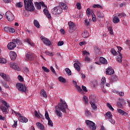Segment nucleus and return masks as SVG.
<instances>
[{
    "instance_id": "nucleus-38",
    "label": "nucleus",
    "mask_w": 130,
    "mask_h": 130,
    "mask_svg": "<svg viewBox=\"0 0 130 130\" xmlns=\"http://www.w3.org/2000/svg\"><path fill=\"white\" fill-rule=\"evenodd\" d=\"M105 82H106V79L105 78V77H103L102 78L101 86H104V85H105Z\"/></svg>"
},
{
    "instance_id": "nucleus-47",
    "label": "nucleus",
    "mask_w": 130,
    "mask_h": 130,
    "mask_svg": "<svg viewBox=\"0 0 130 130\" xmlns=\"http://www.w3.org/2000/svg\"><path fill=\"white\" fill-rule=\"evenodd\" d=\"M48 125H50V126H53V123L52 122V121L50 119H48Z\"/></svg>"
},
{
    "instance_id": "nucleus-5",
    "label": "nucleus",
    "mask_w": 130,
    "mask_h": 130,
    "mask_svg": "<svg viewBox=\"0 0 130 130\" xmlns=\"http://www.w3.org/2000/svg\"><path fill=\"white\" fill-rule=\"evenodd\" d=\"M5 16L6 19L8 20V21H10V22H12V21H14L15 19V16H14V14L12 13L10 11H7L5 13Z\"/></svg>"
},
{
    "instance_id": "nucleus-57",
    "label": "nucleus",
    "mask_w": 130,
    "mask_h": 130,
    "mask_svg": "<svg viewBox=\"0 0 130 130\" xmlns=\"http://www.w3.org/2000/svg\"><path fill=\"white\" fill-rule=\"evenodd\" d=\"M35 116H36V117H37L38 118H40V116L39 115V114H38L37 111H35Z\"/></svg>"
},
{
    "instance_id": "nucleus-41",
    "label": "nucleus",
    "mask_w": 130,
    "mask_h": 130,
    "mask_svg": "<svg viewBox=\"0 0 130 130\" xmlns=\"http://www.w3.org/2000/svg\"><path fill=\"white\" fill-rule=\"evenodd\" d=\"M65 72H66V73L69 75V76H71L72 75V71H71V70H70V69L69 68H66L65 69Z\"/></svg>"
},
{
    "instance_id": "nucleus-23",
    "label": "nucleus",
    "mask_w": 130,
    "mask_h": 130,
    "mask_svg": "<svg viewBox=\"0 0 130 130\" xmlns=\"http://www.w3.org/2000/svg\"><path fill=\"white\" fill-rule=\"evenodd\" d=\"M36 125L38 127V128H40L41 130H44V125L43 124H41L40 122H37Z\"/></svg>"
},
{
    "instance_id": "nucleus-44",
    "label": "nucleus",
    "mask_w": 130,
    "mask_h": 130,
    "mask_svg": "<svg viewBox=\"0 0 130 130\" xmlns=\"http://www.w3.org/2000/svg\"><path fill=\"white\" fill-rule=\"evenodd\" d=\"M111 53H112V54L113 55H117V52H116V51L114 49H112L111 50Z\"/></svg>"
},
{
    "instance_id": "nucleus-49",
    "label": "nucleus",
    "mask_w": 130,
    "mask_h": 130,
    "mask_svg": "<svg viewBox=\"0 0 130 130\" xmlns=\"http://www.w3.org/2000/svg\"><path fill=\"white\" fill-rule=\"evenodd\" d=\"M84 25L85 26H89L90 25V21L88 19H85L84 20Z\"/></svg>"
},
{
    "instance_id": "nucleus-13",
    "label": "nucleus",
    "mask_w": 130,
    "mask_h": 130,
    "mask_svg": "<svg viewBox=\"0 0 130 130\" xmlns=\"http://www.w3.org/2000/svg\"><path fill=\"white\" fill-rule=\"evenodd\" d=\"M10 66L11 69H14V70H16L17 71H21V68H19V66L17 64H15L14 62H10Z\"/></svg>"
},
{
    "instance_id": "nucleus-29",
    "label": "nucleus",
    "mask_w": 130,
    "mask_h": 130,
    "mask_svg": "<svg viewBox=\"0 0 130 130\" xmlns=\"http://www.w3.org/2000/svg\"><path fill=\"white\" fill-rule=\"evenodd\" d=\"M113 22L114 24H117V23H119V18L117 17V16H115L113 18Z\"/></svg>"
},
{
    "instance_id": "nucleus-43",
    "label": "nucleus",
    "mask_w": 130,
    "mask_h": 130,
    "mask_svg": "<svg viewBox=\"0 0 130 130\" xmlns=\"http://www.w3.org/2000/svg\"><path fill=\"white\" fill-rule=\"evenodd\" d=\"M93 8L94 9H96V8H98L99 9H102V6H101V5L99 4H96V5H93Z\"/></svg>"
},
{
    "instance_id": "nucleus-18",
    "label": "nucleus",
    "mask_w": 130,
    "mask_h": 130,
    "mask_svg": "<svg viewBox=\"0 0 130 130\" xmlns=\"http://www.w3.org/2000/svg\"><path fill=\"white\" fill-rule=\"evenodd\" d=\"M40 95L42 97L44 98H47V94H46V91L43 89L41 90Z\"/></svg>"
},
{
    "instance_id": "nucleus-34",
    "label": "nucleus",
    "mask_w": 130,
    "mask_h": 130,
    "mask_svg": "<svg viewBox=\"0 0 130 130\" xmlns=\"http://www.w3.org/2000/svg\"><path fill=\"white\" fill-rule=\"evenodd\" d=\"M89 99L90 101L97 102V100L96 99V98H95V95L94 94L90 95L89 96Z\"/></svg>"
},
{
    "instance_id": "nucleus-55",
    "label": "nucleus",
    "mask_w": 130,
    "mask_h": 130,
    "mask_svg": "<svg viewBox=\"0 0 130 130\" xmlns=\"http://www.w3.org/2000/svg\"><path fill=\"white\" fill-rule=\"evenodd\" d=\"M45 53L47 54V55H49L50 56H53V52H50L49 51H46Z\"/></svg>"
},
{
    "instance_id": "nucleus-37",
    "label": "nucleus",
    "mask_w": 130,
    "mask_h": 130,
    "mask_svg": "<svg viewBox=\"0 0 130 130\" xmlns=\"http://www.w3.org/2000/svg\"><path fill=\"white\" fill-rule=\"evenodd\" d=\"M106 115L108 117V119L112 117V114L109 111L106 113Z\"/></svg>"
},
{
    "instance_id": "nucleus-46",
    "label": "nucleus",
    "mask_w": 130,
    "mask_h": 130,
    "mask_svg": "<svg viewBox=\"0 0 130 130\" xmlns=\"http://www.w3.org/2000/svg\"><path fill=\"white\" fill-rule=\"evenodd\" d=\"M2 83L3 84V86L5 87V88H9V85H8V83L5 81H2Z\"/></svg>"
},
{
    "instance_id": "nucleus-27",
    "label": "nucleus",
    "mask_w": 130,
    "mask_h": 130,
    "mask_svg": "<svg viewBox=\"0 0 130 130\" xmlns=\"http://www.w3.org/2000/svg\"><path fill=\"white\" fill-rule=\"evenodd\" d=\"M82 37H83V38H88V36H89V32H88V31L87 30H84L82 34Z\"/></svg>"
},
{
    "instance_id": "nucleus-60",
    "label": "nucleus",
    "mask_w": 130,
    "mask_h": 130,
    "mask_svg": "<svg viewBox=\"0 0 130 130\" xmlns=\"http://www.w3.org/2000/svg\"><path fill=\"white\" fill-rule=\"evenodd\" d=\"M91 13V10L90 9H87V10H86V14L88 16V17H89L90 16V14Z\"/></svg>"
},
{
    "instance_id": "nucleus-52",
    "label": "nucleus",
    "mask_w": 130,
    "mask_h": 130,
    "mask_svg": "<svg viewBox=\"0 0 130 130\" xmlns=\"http://www.w3.org/2000/svg\"><path fill=\"white\" fill-rule=\"evenodd\" d=\"M76 7L78 10H81L82 9V6H81V3H77L76 4Z\"/></svg>"
},
{
    "instance_id": "nucleus-14",
    "label": "nucleus",
    "mask_w": 130,
    "mask_h": 130,
    "mask_svg": "<svg viewBox=\"0 0 130 130\" xmlns=\"http://www.w3.org/2000/svg\"><path fill=\"white\" fill-rule=\"evenodd\" d=\"M9 55L12 60H15L17 57V54L14 51H11L9 53Z\"/></svg>"
},
{
    "instance_id": "nucleus-58",
    "label": "nucleus",
    "mask_w": 130,
    "mask_h": 130,
    "mask_svg": "<svg viewBox=\"0 0 130 130\" xmlns=\"http://www.w3.org/2000/svg\"><path fill=\"white\" fill-rule=\"evenodd\" d=\"M26 42H27V43H28V44H29V45H31V46H33V45H34V43L30 42V40H29V39H27Z\"/></svg>"
},
{
    "instance_id": "nucleus-39",
    "label": "nucleus",
    "mask_w": 130,
    "mask_h": 130,
    "mask_svg": "<svg viewBox=\"0 0 130 130\" xmlns=\"http://www.w3.org/2000/svg\"><path fill=\"white\" fill-rule=\"evenodd\" d=\"M2 104H3V105H5V106H6V107H7V108H9V107H10V106L8 105V103L6 102V101L2 100Z\"/></svg>"
},
{
    "instance_id": "nucleus-4",
    "label": "nucleus",
    "mask_w": 130,
    "mask_h": 130,
    "mask_svg": "<svg viewBox=\"0 0 130 130\" xmlns=\"http://www.w3.org/2000/svg\"><path fill=\"white\" fill-rule=\"evenodd\" d=\"M51 13L53 15H60V14H61V13H62V9L60 8V7H55L53 9L51 10Z\"/></svg>"
},
{
    "instance_id": "nucleus-61",
    "label": "nucleus",
    "mask_w": 130,
    "mask_h": 130,
    "mask_svg": "<svg viewBox=\"0 0 130 130\" xmlns=\"http://www.w3.org/2000/svg\"><path fill=\"white\" fill-rule=\"evenodd\" d=\"M58 46H62L63 45V41H59L57 44Z\"/></svg>"
},
{
    "instance_id": "nucleus-25",
    "label": "nucleus",
    "mask_w": 130,
    "mask_h": 130,
    "mask_svg": "<svg viewBox=\"0 0 130 130\" xmlns=\"http://www.w3.org/2000/svg\"><path fill=\"white\" fill-rule=\"evenodd\" d=\"M0 76L4 80H6V81H9V77H8V76H7V75L6 74H5L4 73H1L0 74Z\"/></svg>"
},
{
    "instance_id": "nucleus-11",
    "label": "nucleus",
    "mask_w": 130,
    "mask_h": 130,
    "mask_svg": "<svg viewBox=\"0 0 130 130\" xmlns=\"http://www.w3.org/2000/svg\"><path fill=\"white\" fill-rule=\"evenodd\" d=\"M4 30L6 31L7 33H15L16 32L15 28L9 26H5L4 27Z\"/></svg>"
},
{
    "instance_id": "nucleus-64",
    "label": "nucleus",
    "mask_w": 130,
    "mask_h": 130,
    "mask_svg": "<svg viewBox=\"0 0 130 130\" xmlns=\"http://www.w3.org/2000/svg\"><path fill=\"white\" fill-rule=\"evenodd\" d=\"M94 49L96 52H99L100 51V49L98 47H94Z\"/></svg>"
},
{
    "instance_id": "nucleus-40",
    "label": "nucleus",
    "mask_w": 130,
    "mask_h": 130,
    "mask_svg": "<svg viewBox=\"0 0 130 130\" xmlns=\"http://www.w3.org/2000/svg\"><path fill=\"white\" fill-rule=\"evenodd\" d=\"M7 60L5 58L0 57V63H6Z\"/></svg>"
},
{
    "instance_id": "nucleus-56",
    "label": "nucleus",
    "mask_w": 130,
    "mask_h": 130,
    "mask_svg": "<svg viewBox=\"0 0 130 130\" xmlns=\"http://www.w3.org/2000/svg\"><path fill=\"white\" fill-rule=\"evenodd\" d=\"M18 79L20 82H24V78L22 77V76L19 75L18 77Z\"/></svg>"
},
{
    "instance_id": "nucleus-2",
    "label": "nucleus",
    "mask_w": 130,
    "mask_h": 130,
    "mask_svg": "<svg viewBox=\"0 0 130 130\" xmlns=\"http://www.w3.org/2000/svg\"><path fill=\"white\" fill-rule=\"evenodd\" d=\"M24 8L26 11L30 12H34L35 11V7L33 4V0H24Z\"/></svg>"
},
{
    "instance_id": "nucleus-32",
    "label": "nucleus",
    "mask_w": 130,
    "mask_h": 130,
    "mask_svg": "<svg viewBox=\"0 0 130 130\" xmlns=\"http://www.w3.org/2000/svg\"><path fill=\"white\" fill-rule=\"evenodd\" d=\"M118 80V78H117V76H116V75H113L111 77V82H117Z\"/></svg>"
},
{
    "instance_id": "nucleus-3",
    "label": "nucleus",
    "mask_w": 130,
    "mask_h": 130,
    "mask_svg": "<svg viewBox=\"0 0 130 130\" xmlns=\"http://www.w3.org/2000/svg\"><path fill=\"white\" fill-rule=\"evenodd\" d=\"M68 26H69V28L68 29V32H69V33H73V32L77 30V25H76L75 23L72 21L68 22Z\"/></svg>"
},
{
    "instance_id": "nucleus-50",
    "label": "nucleus",
    "mask_w": 130,
    "mask_h": 130,
    "mask_svg": "<svg viewBox=\"0 0 130 130\" xmlns=\"http://www.w3.org/2000/svg\"><path fill=\"white\" fill-rule=\"evenodd\" d=\"M16 7H17V8H22L23 7V3H22V2L17 3Z\"/></svg>"
},
{
    "instance_id": "nucleus-19",
    "label": "nucleus",
    "mask_w": 130,
    "mask_h": 130,
    "mask_svg": "<svg viewBox=\"0 0 130 130\" xmlns=\"http://www.w3.org/2000/svg\"><path fill=\"white\" fill-rule=\"evenodd\" d=\"M19 120L21 122H28V119L24 116H20L19 117Z\"/></svg>"
},
{
    "instance_id": "nucleus-1",
    "label": "nucleus",
    "mask_w": 130,
    "mask_h": 130,
    "mask_svg": "<svg viewBox=\"0 0 130 130\" xmlns=\"http://www.w3.org/2000/svg\"><path fill=\"white\" fill-rule=\"evenodd\" d=\"M60 102L58 103V106H56L55 108V111L56 115L59 117H61L62 116V113L60 112L62 111L63 113H66L67 114V108H68V105L66 101L62 100V99L60 100Z\"/></svg>"
},
{
    "instance_id": "nucleus-7",
    "label": "nucleus",
    "mask_w": 130,
    "mask_h": 130,
    "mask_svg": "<svg viewBox=\"0 0 130 130\" xmlns=\"http://www.w3.org/2000/svg\"><path fill=\"white\" fill-rule=\"evenodd\" d=\"M16 88L21 92H26V91H27V88L24 84L22 83H17Z\"/></svg>"
},
{
    "instance_id": "nucleus-6",
    "label": "nucleus",
    "mask_w": 130,
    "mask_h": 130,
    "mask_svg": "<svg viewBox=\"0 0 130 130\" xmlns=\"http://www.w3.org/2000/svg\"><path fill=\"white\" fill-rule=\"evenodd\" d=\"M118 51L117 52L119 53L118 56L116 57V60L118 62H122V55L120 52H121V47H117Z\"/></svg>"
},
{
    "instance_id": "nucleus-35",
    "label": "nucleus",
    "mask_w": 130,
    "mask_h": 130,
    "mask_svg": "<svg viewBox=\"0 0 130 130\" xmlns=\"http://www.w3.org/2000/svg\"><path fill=\"white\" fill-rule=\"evenodd\" d=\"M117 15L119 18H122L123 17H126V14L124 13H117Z\"/></svg>"
},
{
    "instance_id": "nucleus-54",
    "label": "nucleus",
    "mask_w": 130,
    "mask_h": 130,
    "mask_svg": "<svg viewBox=\"0 0 130 130\" xmlns=\"http://www.w3.org/2000/svg\"><path fill=\"white\" fill-rule=\"evenodd\" d=\"M85 114L86 116H91V112L88 110H85Z\"/></svg>"
},
{
    "instance_id": "nucleus-63",
    "label": "nucleus",
    "mask_w": 130,
    "mask_h": 130,
    "mask_svg": "<svg viewBox=\"0 0 130 130\" xmlns=\"http://www.w3.org/2000/svg\"><path fill=\"white\" fill-rule=\"evenodd\" d=\"M108 30L109 31L110 34H113V29H112V27H109L108 28Z\"/></svg>"
},
{
    "instance_id": "nucleus-45",
    "label": "nucleus",
    "mask_w": 130,
    "mask_h": 130,
    "mask_svg": "<svg viewBox=\"0 0 130 130\" xmlns=\"http://www.w3.org/2000/svg\"><path fill=\"white\" fill-rule=\"evenodd\" d=\"M42 69L43 70L44 72H45V73H49V69H48L47 68L44 66H43Z\"/></svg>"
},
{
    "instance_id": "nucleus-28",
    "label": "nucleus",
    "mask_w": 130,
    "mask_h": 130,
    "mask_svg": "<svg viewBox=\"0 0 130 130\" xmlns=\"http://www.w3.org/2000/svg\"><path fill=\"white\" fill-rule=\"evenodd\" d=\"M117 110L118 112H119V113H120L122 115H124V116H127V113H126L125 112H124V111L120 109H119Z\"/></svg>"
},
{
    "instance_id": "nucleus-59",
    "label": "nucleus",
    "mask_w": 130,
    "mask_h": 130,
    "mask_svg": "<svg viewBox=\"0 0 130 130\" xmlns=\"http://www.w3.org/2000/svg\"><path fill=\"white\" fill-rule=\"evenodd\" d=\"M76 87L77 90L79 91V92H82V91H83V90L81 88V86H80L79 85H76Z\"/></svg>"
},
{
    "instance_id": "nucleus-33",
    "label": "nucleus",
    "mask_w": 130,
    "mask_h": 130,
    "mask_svg": "<svg viewBox=\"0 0 130 130\" xmlns=\"http://www.w3.org/2000/svg\"><path fill=\"white\" fill-rule=\"evenodd\" d=\"M35 7L37 10H41V4L40 2H36L35 3Z\"/></svg>"
},
{
    "instance_id": "nucleus-12",
    "label": "nucleus",
    "mask_w": 130,
    "mask_h": 130,
    "mask_svg": "<svg viewBox=\"0 0 130 130\" xmlns=\"http://www.w3.org/2000/svg\"><path fill=\"white\" fill-rule=\"evenodd\" d=\"M17 47V45L16 44L14 43L13 42H11L9 43H8L7 47L8 49L10 50H13L14 48H16Z\"/></svg>"
},
{
    "instance_id": "nucleus-26",
    "label": "nucleus",
    "mask_w": 130,
    "mask_h": 130,
    "mask_svg": "<svg viewBox=\"0 0 130 130\" xmlns=\"http://www.w3.org/2000/svg\"><path fill=\"white\" fill-rule=\"evenodd\" d=\"M97 17L99 18V19H101V18H104V14L102 11H99L97 12Z\"/></svg>"
},
{
    "instance_id": "nucleus-31",
    "label": "nucleus",
    "mask_w": 130,
    "mask_h": 130,
    "mask_svg": "<svg viewBox=\"0 0 130 130\" xmlns=\"http://www.w3.org/2000/svg\"><path fill=\"white\" fill-rule=\"evenodd\" d=\"M58 80H59V82H60L61 83H63V84L67 83V80H66L64 78L61 76L59 77Z\"/></svg>"
},
{
    "instance_id": "nucleus-42",
    "label": "nucleus",
    "mask_w": 130,
    "mask_h": 130,
    "mask_svg": "<svg viewBox=\"0 0 130 130\" xmlns=\"http://www.w3.org/2000/svg\"><path fill=\"white\" fill-rule=\"evenodd\" d=\"M107 106L109 108V109H110V110H111V111H113L114 110V109H113V107H112V106H111L110 104L107 103Z\"/></svg>"
},
{
    "instance_id": "nucleus-16",
    "label": "nucleus",
    "mask_w": 130,
    "mask_h": 130,
    "mask_svg": "<svg viewBox=\"0 0 130 130\" xmlns=\"http://www.w3.org/2000/svg\"><path fill=\"white\" fill-rule=\"evenodd\" d=\"M106 72L107 75H110V76H112V75L114 74V70H113L111 68H108L106 71Z\"/></svg>"
},
{
    "instance_id": "nucleus-10",
    "label": "nucleus",
    "mask_w": 130,
    "mask_h": 130,
    "mask_svg": "<svg viewBox=\"0 0 130 130\" xmlns=\"http://www.w3.org/2000/svg\"><path fill=\"white\" fill-rule=\"evenodd\" d=\"M25 56L28 60L30 61L34 60L35 57L34 54L30 52H27V54H25Z\"/></svg>"
},
{
    "instance_id": "nucleus-48",
    "label": "nucleus",
    "mask_w": 130,
    "mask_h": 130,
    "mask_svg": "<svg viewBox=\"0 0 130 130\" xmlns=\"http://www.w3.org/2000/svg\"><path fill=\"white\" fill-rule=\"evenodd\" d=\"M108 120L111 123H112V124H115V121L114 120V119H112V117L109 118Z\"/></svg>"
},
{
    "instance_id": "nucleus-30",
    "label": "nucleus",
    "mask_w": 130,
    "mask_h": 130,
    "mask_svg": "<svg viewBox=\"0 0 130 130\" xmlns=\"http://www.w3.org/2000/svg\"><path fill=\"white\" fill-rule=\"evenodd\" d=\"M8 108L5 107L4 106H0V109H1V110H2L3 113L7 114V111H8Z\"/></svg>"
},
{
    "instance_id": "nucleus-21",
    "label": "nucleus",
    "mask_w": 130,
    "mask_h": 130,
    "mask_svg": "<svg viewBox=\"0 0 130 130\" xmlns=\"http://www.w3.org/2000/svg\"><path fill=\"white\" fill-rule=\"evenodd\" d=\"M100 61L103 64H107V60L103 57H101L100 58Z\"/></svg>"
},
{
    "instance_id": "nucleus-36",
    "label": "nucleus",
    "mask_w": 130,
    "mask_h": 130,
    "mask_svg": "<svg viewBox=\"0 0 130 130\" xmlns=\"http://www.w3.org/2000/svg\"><path fill=\"white\" fill-rule=\"evenodd\" d=\"M34 23L35 26L37 27V28H39V27H40V24H39V22H38V21L35 20L34 21Z\"/></svg>"
},
{
    "instance_id": "nucleus-17",
    "label": "nucleus",
    "mask_w": 130,
    "mask_h": 130,
    "mask_svg": "<svg viewBox=\"0 0 130 130\" xmlns=\"http://www.w3.org/2000/svg\"><path fill=\"white\" fill-rule=\"evenodd\" d=\"M96 103H97L96 101H92L90 102V104L93 110H97V106H96Z\"/></svg>"
},
{
    "instance_id": "nucleus-24",
    "label": "nucleus",
    "mask_w": 130,
    "mask_h": 130,
    "mask_svg": "<svg viewBox=\"0 0 130 130\" xmlns=\"http://www.w3.org/2000/svg\"><path fill=\"white\" fill-rule=\"evenodd\" d=\"M62 11V10H68V6H67V4H66L64 3H60V7Z\"/></svg>"
},
{
    "instance_id": "nucleus-53",
    "label": "nucleus",
    "mask_w": 130,
    "mask_h": 130,
    "mask_svg": "<svg viewBox=\"0 0 130 130\" xmlns=\"http://www.w3.org/2000/svg\"><path fill=\"white\" fill-rule=\"evenodd\" d=\"M45 116L46 119H47V120L50 119V118L49 117V115H48V112H45Z\"/></svg>"
},
{
    "instance_id": "nucleus-9",
    "label": "nucleus",
    "mask_w": 130,
    "mask_h": 130,
    "mask_svg": "<svg viewBox=\"0 0 130 130\" xmlns=\"http://www.w3.org/2000/svg\"><path fill=\"white\" fill-rule=\"evenodd\" d=\"M40 39H41L42 41L43 42L44 44L46 45H48V46L51 45V42H50L49 39L45 38V37H41Z\"/></svg>"
},
{
    "instance_id": "nucleus-20",
    "label": "nucleus",
    "mask_w": 130,
    "mask_h": 130,
    "mask_svg": "<svg viewBox=\"0 0 130 130\" xmlns=\"http://www.w3.org/2000/svg\"><path fill=\"white\" fill-rule=\"evenodd\" d=\"M12 42L13 43H15V44H16V45H19V44H21V41L19 39H14L12 40Z\"/></svg>"
},
{
    "instance_id": "nucleus-8",
    "label": "nucleus",
    "mask_w": 130,
    "mask_h": 130,
    "mask_svg": "<svg viewBox=\"0 0 130 130\" xmlns=\"http://www.w3.org/2000/svg\"><path fill=\"white\" fill-rule=\"evenodd\" d=\"M86 124L88 125L89 128L91 130H95L96 127L95 126V123L92 121H90L89 120H86L85 121Z\"/></svg>"
},
{
    "instance_id": "nucleus-22",
    "label": "nucleus",
    "mask_w": 130,
    "mask_h": 130,
    "mask_svg": "<svg viewBox=\"0 0 130 130\" xmlns=\"http://www.w3.org/2000/svg\"><path fill=\"white\" fill-rule=\"evenodd\" d=\"M74 67L75 70L78 71V72H80V71H81V68H80V65H79V61H78L77 63H75L74 64Z\"/></svg>"
},
{
    "instance_id": "nucleus-15",
    "label": "nucleus",
    "mask_w": 130,
    "mask_h": 130,
    "mask_svg": "<svg viewBox=\"0 0 130 130\" xmlns=\"http://www.w3.org/2000/svg\"><path fill=\"white\" fill-rule=\"evenodd\" d=\"M43 12L47 18H48L49 20H50L51 19V15L49 13V12H48L47 9H44L43 10Z\"/></svg>"
},
{
    "instance_id": "nucleus-51",
    "label": "nucleus",
    "mask_w": 130,
    "mask_h": 130,
    "mask_svg": "<svg viewBox=\"0 0 130 130\" xmlns=\"http://www.w3.org/2000/svg\"><path fill=\"white\" fill-rule=\"evenodd\" d=\"M83 101L85 104H88V99H87V96H83Z\"/></svg>"
},
{
    "instance_id": "nucleus-62",
    "label": "nucleus",
    "mask_w": 130,
    "mask_h": 130,
    "mask_svg": "<svg viewBox=\"0 0 130 130\" xmlns=\"http://www.w3.org/2000/svg\"><path fill=\"white\" fill-rule=\"evenodd\" d=\"M82 88L84 92H88V90H87V87H86V86L82 85Z\"/></svg>"
}]
</instances>
